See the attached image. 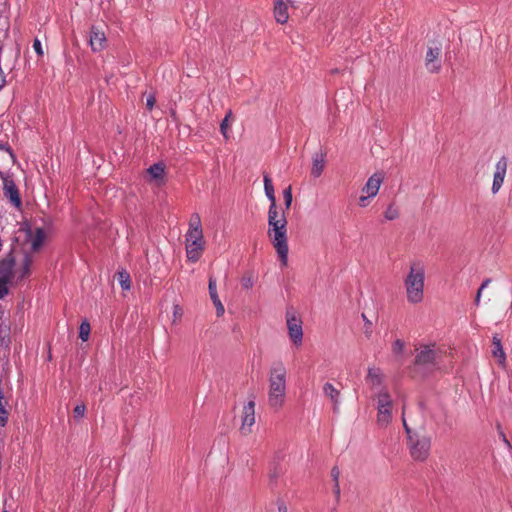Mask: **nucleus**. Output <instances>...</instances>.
<instances>
[{"mask_svg": "<svg viewBox=\"0 0 512 512\" xmlns=\"http://www.w3.org/2000/svg\"><path fill=\"white\" fill-rule=\"evenodd\" d=\"M267 235L275 248L277 255L283 266L288 262V237H287V219L285 213L279 208L268 210V230Z\"/></svg>", "mask_w": 512, "mask_h": 512, "instance_id": "nucleus-1", "label": "nucleus"}, {"mask_svg": "<svg viewBox=\"0 0 512 512\" xmlns=\"http://www.w3.org/2000/svg\"><path fill=\"white\" fill-rule=\"evenodd\" d=\"M268 382V404L279 411L284 405L287 391V369L281 361L270 367Z\"/></svg>", "mask_w": 512, "mask_h": 512, "instance_id": "nucleus-2", "label": "nucleus"}, {"mask_svg": "<svg viewBox=\"0 0 512 512\" xmlns=\"http://www.w3.org/2000/svg\"><path fill=\"white\" fill-rule=\"evenodd\" d=\"M406 298L410 304H419L424 300L425 266L421 261H413L409 265L403 280Z\"/></svg>", "mask_w": 512, "mask_h": 512, "instance_id": "nucleus-3", "label": "nucleus"}, {"mask_svg": "<svg viewBox=\"0 0 512 512\" xmlns=\"http://www.w3.org/2000/svg\"><path fill=\"white\" fill-rule=\"evenodd\" d=\"M442 350L435 343L420 344L415 348L414 365L425 373L439 369Z\"/></svg>", "mask_w": 512, "mask_h": 512, "instance_id": "nucleus-4", "label": "nucleus"}, {"mask_svg": "<svg viewBox=\"0 0 512 512\" xmlns=\"http://www.w3.org/2000/svg\"><path fill=\"white\" fill-rule=\"evenodd\" d=\"M377 401V424L386 427L392 420V399L386 388H382L375 396Z\"/></svg>", "mask_w": 512, "mask_h": 512, "instance_id": "nucleus-5", "label": "nucleus"}, {"mask_svg": "<svg viewBox=\"0 0 512 512\" xmlns=\"http://www.w3.org/2000/svg\"><path fill=\"white\" fill-rule=\"evenodd\" d=\"M408 447L415 461H425L430 453L431 439L425 434L409 435Z\"/></svg>", "mask_w": 512, "mask_h": 512, "instance_id": "nucleus-6", "label": "nucleus"}, {"mask_svg": "<svg viewBox=\"0 0 512 512\" xmlns=\"http://www.w3.org/2000/svg\"><path fill=\"white\" fill-rule=\"evenodd\" d=\"M186 255L191 262H197L204 251L203 233H186Z\"/></svg>", "mask_w": 512, "mask_h": 512, "instance_id": "nucleus-7", "label": "nucleus"}, {"mask_svg": "<svg viewBox=\"0 0 512 512\" xmlns=\"http://www.w3.org/2000/svg\"><path fill=\"white\" fill-rule=\"evenodd\" d=\"M0 178L3 182L4 196L9 200L11 205H13L17 209H20L22 206V200L20 197L19 190L11 175H9L6 172L0 171Z\"/></svg>", "mask_w": 512, "mask_h": 512, "instance_id": "nucleus-8", "label": "nucleus"}, {"mask_svg": "<svg viewBox=\"0 0 512 512\" xmlns=\"http://www.w3.org/2000/svg\"><path fill=\"white\" fill-rule=\"evenodd\" d=\"M286 323L288 329V335L292 343L296 346H301L303 341V329L302 321L294 314L289 312L286 315Z\"/></svg>", "mask_w": 512, "mask_h": 512, "instance_id": "nucleus-9", "label": "nucleus"}, {"mask_svg": "<svg viewBox=\"0 0 512 512\" xmlns=\"http://www.w3.org/2000/svg\"><path fill=\"white\" fill-rule=\"evenodd\" d=\"M441 53V44L433 43L428 47L425 56V67L430 73H438L441 70Z\"/></svg>", "mask_w": 512, "mask_h": 512, "instance_id": "nucleus-10", "label": "nucleus"}, {"mask_svg": "<svg viewBox=\"0 0 512 512\" xmlns=\"http://www.w3.org/2000/svg\"><path fill=\"white\" fill-rule=\"evenodd\" d=\"M255 424V401L250 400L243 406L242 410V423L240 431L244 435H248L252 431V426Z\"/></svg>", "mask_w": 512, "mask_h": 512, "instance_id": "nucleus-11", "label": "nucleus"}, {"mask_svg": "<svg viewBox=\"0 0 512 512\" xmlns=\"http://www.w3.org/2000/svg\"><path fill=\"white\" fill-rule=\"evenodd\" d=\"M508 167V160L505 156H502L495 165V171L493 175V183L491 187V191L493 194H496L502 187L504 183V179L506 176Z\"/></svg>", "mask_w": 512, "mask_h": 512, "instance_id": "nucleus-12", "label": "nucleus"}, {"mask_svg": "<svg viewBox=\"0 0 512 512\" xmlns=\"http://www.w3.org/2000/svg\"><path fill=\"white\" fill-rule=\"evenodd\" d=\"M290 0H274V17L277 23L285 24L289 20V5Z\"/></svg>", "mask_w": 512, "mask_h": 512, "instance_id": "nucleus-13", "label": "nucleus"}, {"mask_svg": "<svg viewBox=\"0 0 512 512\" xmlns=\"http://www.w3.org/2000/svg\"><path fill=\"white\" fill-rule=\"evenodd\" d=\"M15 260L12 256L0 260V281L11 283L14 278Z\"/></svg>", "mask_w": 512, "mask_h": 512, "instance_id": "nucleus-14", "label": "nucleus"}, {"mask_svg": "<svg viewBox=\"0 0 512 512\" xmlns=\"http://www.w3.org/2000/svg\"><path fill=\"white\" fill-rule=\"evenodd\" d=\"M90 47L93 52H100L105 48L106 36L103 31L92 26L89 36Z\"/></svg>", "mask_w": 512, "mask_h": 512, "instance_id": "nucleus-15", "label": "nucleus"}, {"mask_svg": "<svg viewBox=\"0 0 512 512\" xmlns=\"http://www.w3.org/2000/svg\"><path fill=\"white\" fill-rule=\"evenodd\" d=\"M146 173L148 175V182H155L158 186L165 182V165L162 162L151 165Z\"/></svg>", "mask_w": 512, "mask_h": 512, "instance_id": "nucleus-16", "label": "nucleus"}, {"mask_svg": "<svg viewBox=\"0 0 512 512\" xmlns=\"http://www.w3.org/2000/svg\"><path fill=\"white\" fill-rule=\"evenodd\" d=\"M383 182V176L375 173L370 176L366 184L362 188V193L367 194L368 197H375L378 194L380 186Z\"/></svg>", "mask_w": 512, "mask_h": 512, "instance_id": "nucleus-17", "label": "nucleus"}, {"mask_svg": "<svg viewBox=\"0 0 512 512\" xmlns=\"http://www.w3.org/2000/svg\"><path fill=\"white\" fill-rule=\"evenodd\" d=\"M326 155L324 153H316L312 158V167H311V175L314 178H318L322 175L325 164H326Z\"/></svg>", "mask_w": 512, "mask_h": 512, "instance_id": "nucleus-18", "label": "nucleus"}, {"mask_svg": "<svg viewBox=\"0 0 512 512\" xmlns=\"http://www.w3.org/2000/svg\"><path fill=\"white\" fill-rule=\"evenodd\" d=\"M492 355L498 359V364L502 367H506V354L504 352L501 339L497 336H494L492 339Z\"/></svg>", "mask_w": 512, "mask_h": 512, "instance_id": "nucleus-19", "label": "nucleus"}, {"mask_svg": "<svg viewBox=\"0 0 512 512\" xmlns=\"http://www.w3.org/2000/svg\"><path fill=\"white\" fill-rule=\"evenodd\" d=\"M366 380L372 387H379L383 384L384 376L380 368L369 367Z\"/></svg>", "mask_w": 512, "mask_h": 512, "instance_id": "nucleus-20", "label": "nucleus"}, {"mask_svg": "<svg viewBox=\"0 0 512 512\" xmlns=\"http://www.w3.org/2000/svg\"><path fill=\"white\" fill-rule=\"evenodd\" d=\"M263 180H264V191H265L267 198L270 201L269 210L278 209L277 204H276L274 186L272 184L271 178L268 175H264Z\"/></svg>", "mask_w": 512, "mask_h": 512, "instance_id": "nucleus-21", "label": "nucleus"}, {"mask_svg": "<svg viewBox=\"0 0 512 512\" xmlns=\"http://www.w3.org/2000/svg\"><path fill=\"white\" fill-rule=\"evenodd\" d=\"M323 393L332 401L334 410H337L340 403V391L332 383L327 382L323 386Z\"/></svg>", "mask_w": 512, "mask_h": 512, "instance_id": "nucleus-22", "label": "nucleus"}, {"mask_svg": "<svg viewBox=\"0 0 512 512\" xmlns=\"http://www.w3.org/2000/svg\"><path fill=\"white\" fill-rule=\"evenodd\" d=\"M283 471L278 465H273L268 473V484L271 487L277 485L279 478L282 476Z\"/></svg>", "mask_w": 512, "mask_h": 512, "instance_id": "nucleus-23", "label": "nucleus"}, {"mask_svg": "<svg viewBox=\"0 0 512 512\" xmlns=\"http://www.w3.org/2000/svg\"><path fill=\"white\" fill-rule=\"evenodd\" d=\"M187 233H203L201 219L197 213L191 216Z\"/></svg>", "mask_w": 512, "mask_h": 512, "instance_id": "nucleus-24", "label": "nucleus"}, {"mask_svg": "<svg viewBox=\"0 0 512 512\" xmlns=\"http://www.w3.org/2000/svg\"><path fill=\"white\" fill-rule=\"evenodd\" d=\"M44 239V230L42 228H37L31 243L32 250L37 251L42 246Z\"/></svg>", "mask_w": 512, "mask_h": 512, "instance_id": "nucleus-25", "label": "nucleus"}, {"mask_svg": "<svg viewBox=\"0 0 512 512\" xmlns=\"http://www.w3.org/2000/svg\"><path fill=\"white\" fill-rule=\"evenodd\" d=\"M3 392L0 389V426L4 427L8 421V410L6 409V402H3Z\"/></svg>", "mask_w": 512, "mask_h": 512, "instance_id": "nucleus-26", "label": "nucleus"}, {"mask_svg": "<svg viewBox=\"0 0 512 512\" xmlns=\"http://www.w3.org/2000/svg\"><path fill=\"white\" fill-rule=\"evenodd\" d=\"M118 281L123 290H129L131 287L130 275L126 271H120L117 273Z\"/></svg>", "mask_w": 512, "mask_h": 512, "instance_id": "nucleus-27", "label": "nucleus"}, {"mask_svg": "<svg viewBox=\"0 0 512 512\" xmlns=\"http://www.w3.org/2000/svg\"><path fill=\"white\" fill-rule=\"evenodd\" d=\"M91 327L87 321H83L79 327V338L85 342L89 339Z\"/></svg>", "mask_w": 512, "mask_h": 512, "instance_id": "nucleus-28", "label": "nucleus"}, {"mask_svg": "<svg viewBox=\"0 0 512 512\" xmlns=\"http://www.w3.org/2000/svg\"><path fill=\"white\" fill-rule=\"evenodd\" d=\"M232 117V111L229 110L227 113H226V116L224 117V119L222 120V122L220 123V131L222 133V135L225 137V138H228V127H229V119Z\"/></svg>", "mask_w": 512, "mask_h": 512, "instance_id": "nucleus-29", "label": "nucleus"}, {"mask_svg": "<svg viewBox=\"0 0 512 512\" xmlns=\"http://www.w3.org/2000/svg\"><path fill=\"white\" fill-rule=\"evenodd\" d=\"M208 288H209V295H210L212 302L215 303L217 300H220L219 296L217 294L216 280L213 277L209 278Z\"/></svg>", "mask_w": 512, "mask_h": 512, "instance_id": "nucleus-30", "label": "nucleus"}, {"mask_svg": "<svg viewBox=\"0 0 512 512\" xmlns=\"http://www.w3.org/2000/svg\"><path fill=\"white\" fill-rule=\"evenodd\" d=\"M405 349V343L401 339H396L392 344V352L396 356H402Z\"/></svg>", "mask_w": 512, "mask_h": 512, "instance_id": "nucleus-31", "label": "nucleus"}, {"mask_svg": "<svg viewBox=\"0 0 512 512\" xmlns=\"http://www.w3.org/2000/svg\"><path fill=\"white\" fill-rule=\"evenodd\" d=\"M32 265V258L29 255H25L23 259L21 278L27 277L30 274V268Z\"/></svg>", "mask_w": 512, "mask_h": 512, "instance_id": "nucleus-32", "label": "nucleus"}, {"mask_svg": "<svg viewBox=\"0 0 512 512\" xmlns=\"http://www.w3.org/2000/svg\"><path fill=\"white\" fill-rule=\"evenodd\" d=\"M384 217L387 220H395L399 217V211L393 205H389L384 212Z\"/></svg>", "mask_w": 512, "mask_h": 512, "instance_id": "nucleus-33", "label": "nucleus"}, {"mask_svg": "<svg viewBox=\"0 0 512 512\" xmlns=\"http://www.w3.org/2000/svg\"><path fill=\"white\" fill-rule=\"evenodd\" d=\"M283 197H284L285 208L288 210V209H290L291 204H292V188H291V186H288L286 189H284Z\"/></svg>", "mask_w": 512, "mask_h": 512, "instance_id": "nucleus-34", "label": "nucleus"}, {"mask_svg": "<svg viewBox=\"0 0 512 512\" xmlns=\"http://www.w3.org/2000/svg\"><path fill=\"white\" fill-rule=\"evenodd\" d=\"M85 412L86 406L83 403L76 405L73 410L74 417L78 419H82L85 416Z\"/></svg>", "mask_w": 512, "mask_h": 512, "instance_id": "nucleus-35", "label": "nucleus"}, {"mask_svg": "<svg viewBox=\"0 0 512 512\" xmlns=\"http://www.w3.org/2000/svg\"><path fill=\"white\" fill-rule=\"evenodd\" d=\"M331 476L333 478V480L335 481V490H336V493L339 494L340 493V488H339V476H340V470L338 467H333L332 470H331Z\"/></svg>", "mask_w": 512, "mask_h": 512, "instance_id": "nucleus-36", "label": "nucleus"}, {"mask_svg": "<svg viewBox=\"0 0 512 512\" xmlns=\"http://www.w3.org/2000/svg\"><path fill=\"white\" fill-rule=\"evenodd\" d=\"M241 285L244 289H247V290L251 289L254 285L252 276H250V275L243 276L241 279Z\"/></svg>", "mask_w": 512, "mask_h": 512, "instance_id": "nucleus-37", "label": "nucleus"}, {"mask_svg": "<svg viewBox=\"0 0 512 512\" xmlns=\"http://www.w3.org/2000/svg\"><path fill=\"white\" fill-rule=\"evenodd\" d=\"M11 283L0 281V299H3L9 293V285Z\"/></svg>", "mask_w": 512, "mask_h": 512, "instance_id": "nucleus-38", "label": "nucleus"}, {"mask_svg": "<svg viewBox=\"0 0 512 512\" xmlns=\"http://www.w3.org/2000/svg\"><path fill=\"white\" fill-rule=\"evenodd\" d=\"M33 48H34V50H35V52L37 53L38 56L42 57L44 55L42 44H41V41L39 39H37V38L34 39Z\"/></svg>", "mask_w": 512, "mask_h": 512, "instance_id": "nucleus-39", "label": "nucleus"}, {"mask_svg": "<svg viewBox=\"0 0 512 512\" xmlns=\"http://www.w3.org/2000/svg\"><path fill=\"white\" fill-rule=\"evenodd\" d=\"M0 150H4L8 154V157L10 158L12 163L16 162V157L9 146L0 144Z\"/></svg>", "mask_w": 512, "mask_h": 512, "instance_id": "nucleus-40", "label": "nucleus"}, {"mask_svg": "<svg viewBox=\"0 0 512 512\" xmlns=\"http://www.w3.org/2000/svg\"><path fill=\"white\" fill-rule=\"evenodd\" d=\"M216 308V314L218 317L222 316L225 312L224 306L221 303L220 300H217L215 303H213Z\"/></svg>", "mask_w": 512, "mask_h": 512, "instance_id": "nucleus-41", "label": "nucleus"}, {"mask_svg": "<svg viewBox=\"0 0 512 512\" xmlns=\"http://www.w3.org/2000/svg\"><path fill=\"white\" fill-rule=\"evenodd\" d=\"M156 103V98L154 95H149L147 97V101H146V107L149 111H151L153 108H154V105Z\"/></svg>", "mask_w": 512, "mask_h": 512, "instance_id": "nucleus-42", "label": "nucleus"}, {"mask_svg": "<svg viewBox=\"0 0 512 512\" xmlns=\"http://www.w3.org/2000/svg\"><path fill=\"white\" fill-rule=\"evenodd\" d=\"M370 197H368V195H362L360 196L359 198V205L361 207H366L367 206V200L369 199Z\"/></svg>", "mask_w": 512, "mask_h": 512, "instance_id": "nucleus-43", "label": "nucleus"}, {"mask_svg": "<svg viewBox=\"0 0 512 512\" xmlns=\"http://www.w3.org/2000/svg\"><path fill=\"white\" fill-rule=\"evenodd\" d=\"M490 283H491V279H490V278L485 279V280L482 282L481 286L479 287V289H481V292H483V290H484L485 288H487V287H488V285H489Z\"/></svg>", "mask_w": 512, "mask_h": 512, "instance_id": "nucleus-44", "label": "nucleus"}, {"mask_svg": "<svg viewBox=\"0 0 512 512\" xmlns=\"http://www.w3.org/2000/svg\"><path fill=\"white\" fill-rule=\"evenodd\" d=\"M403 426L405 428V431L407 433V435H415L416 433H412L411 429L408 427L407 423H406V420L405 418L403 417Z\"/></svg>", "mask_w": 512, "mask_h": 512, "instance_id": "nucleus-45", "label": "nucleus"}, {"mask_svg": "<svg viewBox=\"0 0 512 512\" xmlns=\"http://www.w3.org/2000/svg\"><path fill=\"white\" fill-rule=\"evenodd\" d=\"M481 296H482L481 289H478V291L476 293V297H475V305L478 306L480 304Z\"/></svg>", "mask_w": 512, "mask_h": 512, "instance_id": "nucleus-46", "label": "nucleus"}, {"mask_svg": "<svg viewBox=\"0 0 512 512\" xmlns=\"http://www.w3.org/2000/svg\"><path fill=\"white\" fill-rule=\"evenodd\" d=\"M278 512H289L287 506L284 503L278 505Z\"/></svg>", "mask_w": 512, "mask_h": 512, "instance_id": "nucleus-47", "label": "nucleus"}, {"mask_svg": "<svg viewBox=\"0 0 512 512\" xmlns=\"http://www.w3.org/2000/svg\"><path fill=\"white\" fill-rule=\"evenodd\" d=\"M362 318H363V320H364V322H365V325H366L367 327H371L372 323H371V321H370V320H368V319H367V317H366V315H365V314H362Z\"/></svg>", "mask_w": 512, "mask_h": 512, "instance_id": "nucleus-48", "label": "nucleus"}, {"mask_svg": "<svg viewBox=\"0 0 512 512\" xmlns=\"http://www.w3.org/2000/svg\"><path fill=\"white\" fill-rule=\"evenodd\" d=\"M501 436H502V441H504V443L510 447V442L507 440L505 434L502 432L501 433Z\"/></svg>", "mask_w": 512, "mask_h": 512, "instance_id": "nucleus-49", "label": "nucleus"}, {"mask_svg": "<svg viewBox=\"0 0 512 512\" xmlns=\"http://www.w3.org/2000/svg\"><path fill=\"white\" fill-rule=\"evenodd\" d=\"M3 512H8V511L4 510Z\"/></svg>", "mask_w": 512, "mask_h": 512, "instance_id": "nucleus-50", "label": "nucleus"}]
</instances>
